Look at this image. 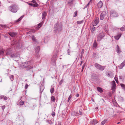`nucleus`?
<instances>
[{
  "instance_id": "1",
  "label": "nucleus",
  "mask_w": 125,
  "mask_h": 125,
  "mask_svg": "<svg viewBox=\"0 0 125 125\" xmlns=\"http://www.w3.org/2000/svg\"><path fill=\"white\" fill-rule=\"evenodd\" d=\"M33 63V61L31 60L22 63L21 66L23 68H27V69H30L33 68V66L32 65Z\"/></svg>"
},
{
  "instance_id": "2",
  "label": "nucleus",
  "mask_w": 125,
  "mask_h": 125,
  "mask_svg": "<svg viewBox=\"0 0 125 125\" xmlns=\"http://www.w3.org/2000/svg\"><path fill=\"white\" fill-rule=\"evenodd\" d=\"M9 10L11 12H16L18 10V8L17 6L15 5H12L9 8Z\"/></svg>"
},
{
  "instance_id": "3",
  "label": "nucleus",
  "mask_w": 125,
  "mask_h": 125,
  "mask_svg": "<svg viewBox=\"0 0 125 125\" xmlns=\"http://www.w3.org/2000/svg\"><path fill=\"white\" fill-rule=\"evenodd\" d=\"M105 33L102 32L97 35V41H100L105 36Z\"/></svg>"
},
{
  "instance_id": "4",
  "label": "nucleus",
  "mask_w": 125,
  "mask_h": 125,
  "mask_svg": "<svg viewBox=\"0 0 125 125\" xmlns=\"http://www.w3.org/2000/svg\"><path fill=\"white\" fill-rule=\"evenodd\" d=\"M94 66L96 69L101 71L103 70L105 67V66H102L97 63H95Z\"/></svg>"
},
{
  "instance_id": "5",
  "label": "nucleus",
  "mask_w": 125,
  "mask_h": 125,
  "mask_svg": "<svg viewBox=\"0 0 125 125\" xmlns=\"http://www.w3.org/2000/svg\"><path fill=\"white\" fill-rule=\"evenodd\" d=\"M110 16L111 17H115L118 16V14L116 11L114 10H111L110 11Z\"/></svg>"
},
{
  "instance_id": "6",
  "label": "nucleus",
  "mask_w": 125,
  "mask_h": 125,
  "mask_svg": "<svg viewBox=\"0 0 125 125\" xmlns=\"http://www.w3.org/2000/svg\"><path fill=\"white\" fill-rule=\"evenodd\" d=\"M56 56V55H54L52 58L51 62L54 65H56V61L57 59Z\"/></svg>"
},
{
  "instance_id": "7",
  "label": "nucleus",
  "mask_w": 125,
  "mask_h": 125,
  "mask_svg": "<svg viewBox=\"0 0 125 125\" xmlns=\"http://www.w3.org/2000/svg\"><path fill=\"white\" fill-rule=\"evenodd\" d=\"M106 74L107 76L110 77L112 78L113 77V73L110 71L107 72L106 73Z\"/></svg>"
},
{
  "instance_id": "8",
  "label": "nucleus",
  "mask_w": 125,
  "mask_h": 125,
  "mask_svg": "<svg viewBox=\"0 0 125 125\" xmlns=\"http://www.w3.org/2000/svg\"><path fill=\"white\" fill-rule=\"evenodd\" d=\"M106 15V13L104 11L101 14L100 19L101 20H103Z\"/></svg>"
},
{
  "instance_id": "9",
  "label": "nucleus",
  "mask_w": 125,
  "mask_h": 125,
  "mask_svg": "<svg viewBox=\"0 0 125 125\" xmlns=\"http://www.w3.org/2000/svg\"><path fill=\"white\" fill-rule=\"evenodd\" d=\"M99 18L96 19L93 22V26H95L97 25L99 22Z\"/></svg>"
},
{
  "instance_id": "10",
  "label": "nucleus",
  "mask_w": 125,
  "mask_h": 125,
  "mask_svg": "<svg viewBox=\"0 0 125 125\" xmlns=\"http://www.w3.org/2000/svg\"><path fill=\"white\" fill-rule=\"evenodd\" d=\"M125 60H124L121 63L120 65L118 66V67L120 69H121L125 66Z\"/></svg>"
},
{
  "instance_id": "11",
  "label": "nucleus",
  "mask_w": 125,
  "mask_h": 125,
  "mask_svg": "<svg viewBox=\"0 0 125 125\" xmlns=\"http://www.w3.org/2000/svg\"><path fill=\"white\" fill-rule=\"evenodd\" d=\"M47 12L45 11H44L42 13V19L44 20L45 18L47 15Z\"/></svg>"
},
{
  "instance_id": "12",
  "label": "nucleus",
  "mask_w": 125,
  "mask_h": 125,
  "mask_svg": "<svg viewBox=\"0 0 125 125\" xmlns=\"http://www.w3.org/2000/svg\"><path fill=\"white\" fill-rule=\"evenodd\" d=\"M19 55L17 53H16L10 55V57L11 58H16L19 56Z\"/></svg>"
},
{
  "instance_id": "13",
  "label": "nucleus",
  "mask_w": 125,
  "mask_h": 125,
  "mask_svg": "<svg viewBox=\"0 0 125 125\" xmlns=\"http://www.w3.org/2000/svg\"><path fill=\"white\" fill-rule=\"evenodd\" d=\"M9 34V35L12 37H13L17 35V33L15 32H10Z\"/></svg>"
},
{
  "instance_id": "14",
  "label": "nucleus",
  "mask_w": 125,
  "mask_h": 125,
  "mask_svg": "<svg viewBox=\"0 0 125 125\" xmlns=\"http://www.w3.org/2000/svg\"><path fill=\"white\" fill-rule=\"evenodd\" d=\"M59 26V24L58 23H56L54 25V30L55 32H57Z\"/></svg>"
},
{
  "instance_id": "15",
  "label": "nucleus",
  "mask_w": 125,
  "mask_h": 125,
  "mask_svg": "<svg viewBox=\"0 0 125 125\" xmlns=\"http://www.w3.org/2000/svg\"><path fill=\"white\" fill-rule=\"evenodd\" d=\"M121 33H119L117 36L115 37V39L116 40H118L121 37Z\"/></svg>"
},
{
  "instance_id": "16",
  "label": "nucleus",
  "mask_w": 125,
  "mask_h": 125,
  "mask_svg": "<svg viewBox=\"0 0 125 125\" xmlns=\"http://www.w3.org/2000/svg\"><path fill=\"white\" fill-rule=\"evenodd\" d=\"M66 2L68 4L71 5L73 3V0H66Z\"/></svg>"
},
{
  "instance_id": "17",
  "label": "nucleus",
  "mask_w": 125,
  "mask_h": 125,
  "mask_svg": "<svg viewBox=\"0 0 125 125\" xmlns=\"http://www.w3.org/2000/svg\"><path fill=\"white\" fill-rule=\"evenodd\" d=\"M103 6V3L101 1H100L97 4L99 8H101Z\"/></svg>"
},
{
  "instance_id": "18",
  "label": "nucleus",
  "mask_w": 125,
  "mask_h": 125,
  "mask_svg": "<svg viewBox=\"0 0 125 125\" xmlns=\"http://www.w3.org/2000/svg\"><path fill=\"white\" fill-rule=\"evenodd\" d=\"M97 44L96 42V40L94 41V43L93 45V48H96L97 47Z\"/></svg>"
},
{
  "instance_id": "19",
  "label": "nucleus",
  "mask_w": 125,
  "mask_h": 125,
  "mask_svg": "<svg viewBox=\"0 0 125 125\" xmlns=\"http://www.w3.org/2000/svg\"><path fill=\"white\" fill-rule=\"evenodd\" d=\"M6 54L7 55H9L12 53V51L10 49H8L6 51Z\"/></svg>"
},
{
  "instance_id": "20",
  "label": "nucleus",
  "mask_w": 125,
  "mask_h": 125,
  "mask_svg": "<svg viewBox=\"0 0 125 125\" xmlns=\"http://www.w3.org/2000/svg\"><path fill=\"white\" fill-rule=\"evenodd\" d=\"M90 29L91 31L93 33L95 30V28L93 26H91L90 27Z\"/></svg>"
},
{
  "instance_id": "21",
  "label": "nucleus",
  "mask_w": 125,
  "mask_h": 125,
  "mask_svg": "<svg viewBox=\"0 0 125 125\" xmlns=\"http://www.w3.org/2000/svg\"><path fill=\"white\" fill-rule=\"evenodd\" d=\"M79 114L76 112L73 111L72 112V115L73 116H78Z\"/></svg>"
},
{
  "instance_id": "22",
  "label": "nucleus",
  "mask_w": 125,
  "mask_h": 125,
  "mask_svg": "<svg viewBox=\"0 0 125 125\" xmlns=\"http://www.w3.org/2000/svg\"><path fill=\"white\" fill-rule=\"evenodd\" d=\"M104 30L106 33L108 34L109 35V33L107 30L108 27L107 25H105L104 28Z\"/></svg>"
},
{
  "instance_id": "23",
  "label": "nucleus",
  "mask_w": 125,
  "mask_h": 125,
  "mask_svg": "<svg viewBox=\"0 0 125 125\" xmlns=\"http://www.w3.org/2000/svg\"><path fill=\"white\" fill-rule=\"evenodd\" d=\"M43 23L44 21H43L38 24V26H37L38 27V28H40L42 26Z\"/></svg>"
},
{
  "instance_id": "24",
  "label": "nucleus",
  "mask_w": 125,
  "mask_h": 125,
  "mask_svg": "<svg viewBox=\"0 0 125 125\" xmlns=\"http://www.w3.org/2000/svg\"><path fill=\"white\" fill-rule=\"evenodd\" d=\"M97 90L98 91L101 93L103 92L102 89L99 87H98L97 88Z\"/></svg>"
},
{
  "instance_id": "25",
  "label": "nucleus",
  "mask_w": 125,
  "mask_h": 125,
  "mask_svg": "<svg viewBox=\"0 0 125 125\" xmlns=\"http://www.w3.org/2000/svg\"><path fill=\"white\" fill-rule=\"evenodd\" d=\"M117 48L116 50V52L118 53H119L121 52V51H120V49L119 48L118 46L117 45Z\"/></svg>"
},
{
  "instance_id": "26",
  "label": "nucleus",
  "mask_w": 125,
  "mask_h": 125,
  "mask_svg": "<svg viewBox=\"0 0 125 125\" xmlns=\"http://www.w3.org/2000/svg\"><path fill=\"white\" fill-rule=\"evenodd\" d=\"M84 49H82V50L81 52V55H80V58H81V59L83 57V53L84 52Z\"/></svg>"
},
{
  "instance_id": "27",
  "label": "nucleus",
  "mask_w": 125,
  "mask_h": 125,
  "mask_svg": "<svg viewBox=\"0 0 125 125\" xmlns=\"http://www.w3.org/2000/svg\"><path fill=\"white\" fill-rule=\"evenodd\" d=\"M107 121V119H106L104 120L101 122V125H104Z\"/></svg>"
},
{
  "instance_id": "28",
  "label": "nucleus",
  "mask_w": 125,
  "mask_h": 125,
  "mask_svg": "<svg viewBox=\"0 0 125 125\" xmlns=\"http://www.w3.org/2000/svg\"><path fill=\"white\" fill-rule=\"evenodd\" d=\"M40 47L39 46L37 47L36 49V52H39L40 50Z\"/></svg>"
},
{
  "instance_id": "29",
  "label": "nucleus",
  "mask_w": 125,
  "mask_h": 125,
  "mask_svg": "<svg viewBox=\"0 0 125 125\" xmlns=\"http://www.w3.org/2000/svg\"><path fill=\"white\" fill-rule=\"evenodd\" d=\"M83 22L84 21L83 20L81 21H77V24H80L83 23Z\"/></svg>"
},
{
  "instance_id": "30",
  "label": "nucleus",
  "mask_w": 125,
  "mask_h": 125,
  "mask_svg": "<svg viewBox=\"0 0 125 125\" xmlns=\"http://www.w3.org/2000/svg\"><path fill=\"white\" fill-rule=\"evenodd\" d=\"M55 99L53 96H52L51 97V100L52 101L54 102L55 101Z\"/></svg>"
},
{
  "instance_id": "31",
  "label": "nucleus",
  "mask_w": 125,
  "mask_h": 125,
  "mask_svg": "<svg viewBox=\"0 0 125 125\" xmlns=\"http://www.w3.org/2000/svg\"><path fill=\"white\" fill-rule=\"evenodd\" d=\"M50 91L52 94L54 92V88L53 87L51 88L50 89Z\"/></svg>"
},
{
  "instance_id": "32",
  "label": "nucleus",
  "mask_w": 125,
  "mask_h": 125,
  "mask_svg": "<svg viewBox=\"0 0 125 125\" xmlns=\"http://www.w3.org/2000/svg\"><path fill=\"white\" fill-rule=\"evenodd\" d=\"M23 17L22 16H21L20 18L19 19H18L17 20H16V22H18L21 20Z\"/></svg>"
},
{
  "instance_id": "33",
  "label": "nucleus",
  "mask_w": 125,
  "mask_h": 125,
  "mask_svg": "<svg viewBox=\"0 0 125 125\" xmlns=\"http://www.w3.org/2000/svg\"><path fill=\"white\" fill-rule=\"evenodd\" d=\"M32 40L34 42H36V39L35 38L34 36H32Z\"/></svg>"
},
{
  "instance_id": "34",
  "label": "nucleus",
  "mask_w": 125,
  "mask_h": 125,
  "mask_svg": "<svg viewBox=\"0 0 125 125\" xmlns=\"http://www.w3.org/2000/svg\"><path fill=\"white\" fill-rule=\"evenodd\" d=\"M120 29L122 31H125V26H123L122 27L120 28Z\"/></svg>"
},
{
  "instance_id": "35",
  "label": "nucleus",
  "mask_w": 125,
  "mask_h": 125,
  "mask_svg": "<svg viewBox=\"0 0 125 125\" xmlns=\"http://www.w3.org/2000/svg\"><path fill=\"white\" fill-rule=\"evenodd\" d=\"M39 5L36 2V3H34V4H33V7H37Z\"/></svg>"
},
{
  "instance_id": "36",
  "label": "nucleus",
  "mask_w": 125,
  "mask_h": 125,
  "mask_svg": "<svg viewBox=\"0 0 125 125\" xmlns=\"http://www.w3.org/2000/svg\"><path fill=\"white\" fill-rule=\"evenodd\" d=\"M77 11H75V12H74V13L73 14V16L74 17H75L77 16Z\"/></svg>"
},
{
  "instance_id": "37",
  "label": "nucleus",
  "mask_w": 125,
  "mask_h": 125,
  "mask_svg": "<svg viewBox=\"0 0 125 125\" xmlns=\"http://www.w3.org/2000/svg\"><path fill=\"white\" fill-rule=\"evenodd\" d=\"M24 104V102L22 101H21L19 102V104L21 105H23Z\"/></svg>"
},
{
  "instance_id": "38",
  "label": "nucleus",
  "mask_w": 125,
  "mask_h": 125,
  "mask_svg": "<svg viewBox=\"0 0 125 125\" xmlns=\"http://www.w3.org/2000/svg\"><path fill=\"white\" fill-rule=\"evenodd\" d=\"M10 79L11 81H13L14 79V76L13 75H11L10 77Z\"/></svg>"
},
{
  "instance_id": "39",
  "label": "nucleus",
  "mask_w": 125,
  "mask_h": 125,
  "mask_svg": "<svg viewBox=\"0 0 125 125\" xmlns=\"http://www.w3.org/2000/svg\"><path fill=\"white\" fill-rule=\"evenodd\" d=\"M95 120H92L90 122V124L91 125H94Z\"/></svg>"
},
{
  "instance_id": "40",
  "label": "nucleus",
  "mask_w": 125,
  "mask_h": 125,
  "mask_svg": "<svg viewBox=\"0 0 125 125\" xmlns=\"http://www.w3.org/2000/svg\"><path fill=\"white\" fill-rule=\"evenodd\" d=\"M72 97V96L71 95H70L69 96V97L67 101L68 102L71 99Z\"/></svg>"
},
{
  "instance_id": "41",
  "label": "nucleus",
  "mask_w": 125,
  "mask_h": 125,
  "mask_svg": "<svg viewBox=\"0 0 125 125\" xmlns=\"http://www.w3.org/2000/svg\"><path fill=\"white\" fill-rule=\"evenodd\" d=\"M4 53V52L3 51L0 50V55H3Z\"/></svg>"
},
{
  "instance_id": "42",
  "label": "nucleus",
  "mask_w": 125,
  "mask_h": 125,
  "mask_svg": "<svg viewBox=\"0 0 125 125\" xmlns=\"http://www.w3.org/2000/svg\"><path fill=\"white\" fill-rule=\"evenodd\" d=\"M63 82V79L61 80L59 83V84L60 85L62 84V83Z\"/></svg>"
},
{
  "instance_id": "43",
  "label": "nucleus",
  "mask_w": 125,
  "mask_h": 125,
  "mask_svg": "<svg viewBox=\"0 0 125 125\" xmlns=\"http://www.w3.org/2000/svg\"><path fill=\"white\" fill-rule=\"evenodd\" d=\"M3 99L5 100H7L8 99V98L6 96L4 95V97H3Z\"/></svg>"
},
{
  "instance_id": "44",
  "label": "nucleus",
  "mask_w": 125,
  "mask_h": 125,
  "mask_svg": "<svg viewBox=\"0 0 125 125\" xmlns=\"http://www.w3.org/2000/svg\"><path fill=\"white\" fill-rule=\"evenodd\" d=\"M36 55L37 57H39V52H36Z\"/></svg>"
},
{
  "instance_id": "45",
  "label": "nucleus",
  "mask_w": 125,
  "mask_h": 125,
  "mask_svg": "<svg viewBox=\"0 0 125 125\" xmlns=\"http://www.w3.org/2000/svg\"><path fill=\"white\" fill-rule=\"evenodd\" d=\"M48 122L49 123L50 125H51L53 123L52 122L51 120H49L48 121Z\"/></svg>"
},
{
  "instance_id": "46",
  "label": "nucleus",
  "mask_w": 125,
  "mask_h": 125,
  "mask_svg": "<svg viewBox=\"0 0 125 125\" xmlns=\"http://www.w3.org/2000/svg\"><path fill=\"white\" fill-rule=\"evenodd\" d=\"M70 50L69 49H68L67 50V52L68 55H70Z\"/></svg>"
},
{
  "instance_id": "47",
  "label": "nucleus",
  "mask_w": 125,
  "mask_h": 125,
  "mask_svg": "<svg viewBox=\"0 0 125 125\" xmlns=\"http://www.w3.org/2000/svg\"><path fill=\"white\" fill-rule=\"evenodd\" d=\"M121 86L123 88H125V85L124 84H121Z\"/></svg>"
},
{
  "instance_id": "48",
  "label": "nucleus",
  "mask_w": 125,
  "mask_h": 125,
  "mask_svg": "<svg viewBox=\"0 0 125 125\" xmlns=\"http://www.w3.org/2000/svg\"><path fill=\"white\" fill-rule=\"evenodd\" d=\"M55 113L54 112H52V115L53 116H54L55 115Z\"/></svg>"
},
{
  "instance_id": "49",
  "label": "nucleus",
  "mask_w": 125,
  "mask_h": 125,
  "mask_svg": "<svg viewBox=\"0 0 125 125\" xmlns=\"http://www.w3.org/2000/svg\"><path fill=\"white\" fill-rule=\"evenodd\" d=\"M116 85L115 82L114 81H113L112 82V85Z\"/></svg>"
},
{
  "instance_id": "50",
  "label": "nucleus",
  "mask_w": 125,
  "mask_h": 125,
  "mask_svg": "<svg viewBox=\"0 0 125 125\" xmlns=\"http://www.w3.org/2000/svg\"><path fill=\"white\" fill-rule=\"evenodd\" d=\"M4 97V95H0V99H3V97Z\"/></svg>"
},
{
  "instance_id": "51",
  "label": "nucleus",
  "mask_w": 125,
  "mask_h": 125,
  "mask_svg": "<svg viewBox=\"0 0 125 125\" xmlns=\"http://www.w3.org/2000/svg\"><path fill=\"white\" fill-rule=\"evenodd\" d=\"M85 63H84L82 67V69H83H83L84 67V66L85 65Z\"/></svg>"
},
{
  "instance_id": "52",
  "label": "nucleus",
  "mask_w": 125,
  "mask_h": 125,
  "mask_svg": "<svg viewBox=\"0 0 125 125\" xmlns=\"http://www.w3.org/2000/svg\"><path fill=\"white\" fill-rule=\"evenodd\" d=\"M116 86V85H112V88L113 89H114Z\"/></svg>"
},
{
  "instance_id": "53",
  "label": "nucleus",
  "mask_w": 125,
  "mask_h": 125,
  "mask_svg": "<svg viewBox=\"0 0 125 125\" xmlns=\"http://www.w3.org/2000/svg\"><path fill=\"white\" fill-rule=\"evenodd\" d=\"M5 107V105H3V106H2L1 108H2V109L3 111L4 110Z\"/></svg>"
},
{
  "instance_id": "54",
  "label": "nucleus",
  "mask_w": 125,
  "mask_h": 125,
  "mask_svg": "<svg viewBox=\"0 0 125 125\" xmlns=\"http://www.w3.org/2000/svg\"><path fill=\"white\" fill-rule=\"evenodd\" d=\"M28 84H26L25 86V89H27V88L28 87Z\"/></svg>"
},
{
  "instance_id": "55",
  "label": "nucleus",
  "mask_w": 125,
  "mask_h": 125,
  "mask_svg": "<svg viewBox=\"0 0 125 125\" xmlns=\"http://www.w3.org/2000/svg\"><path fill=\"white\" fill-rule=\"evenodd\" d=\"M97 123V122L95 120L94 121V124L93 125H95Z\"/></svg>"
},
{
  "instance_id": "56",
  "label": "nucleus",
  "mask_w": 125,
  "mask_h": 125,
  "mask_svg": "<svg viewBox=\"0 0 125 125\" xmlns=\"http://www.w3.org/2000/svg\"><path fill=\"white\" fill-rule=\"evenodd\" d=\"M84 63V61H82L80 64V65H82V64L83 63Z\"/></svg>"
},
{
  "instance_id": "57",
  "label": "nucleus",
  "mask_w": 125,
  "mask_h": 125,
  "mask_svg": "<svg viewBox=\"0 0 125 125\" xmlns=\"http://www.w3.org/2000/svg\"><path fill=\"white\" fill-rule=\"evenodd\" d=\"M31 2H32L34 3H36V1L34 0H33L32 1H31Z\"/></svg>"
},
{
  "instance_id": "58",
  "label": "nucleus",
  "mask_w": 125,
  "mask_h": 125,
  "mask_svg": "<svg viewBox=\"0 0 125 125\" xmlns=\"http://www.w3.org/2000/svg\"><path fill=\"white\" fill-rule=\"evenodd\" d=\"M79 113L80 115H81L82 114V113L80 110L79 111Z\"/></svg>"
},
{
  "instance_id": "59",
  "label": "nucleus",
  "mask_w": 125,
  "mask_h": 125,
  "mask_svg": "<svg viewBox=\"0 0 125 125\" xmlns=\"http://www.w3.org/2000/svg\"><path fill=\"white\" fill-rule=\"evenodd\" d=\"M114 79H115V81H116V80H118L117 78V77H116V76H115Z\"/></svg>"
},
{
  "instance_id": "60",
  "label": "nucleus",
  "mask_w": 125,
  "mask_h": 125,
  "mask_svg": "<svg viewBox=\"0 0 125 125\" xmlns=\"http://www.w3.org/2000/svg\"><path fill=\"white\" fill-rule=\"evenodd\" d=\"M28 4L31 6H33V4L29 3Z\"/></svg>"
},
{
  "instance_id": "61",
  "label": "nucleus",
  "mask_w": 125,
  "mask_h": 125,
  "mask_svg": "<svg viewBox=\"0 0 125 125\" xmlns=\"http://www.w3.org/2000/svg\"><path fill=\"white\" fill-rule=\"evenodd\" d=\"M77 97H78L79 96V94H77L75 95Z\"/></svg>"
},
{
  "instance_id": "62",
  "label": "nucleus",
  "mask_w": 125,
  "mask_h": 125,
  "mask_svg": "<svg viewBox=\"0 0 125 125\" xmlns=\"http://www.w3.org/2000/svg\"><path fill=\"white\" fill-rule=\"evenodd\" d=\"M119 78L120 79H122V76H119Z\"/></svg>"
},
{
  "instance_id": "63",
  "label": "nucleus",
  "mask_w": 125,
  "mask_h": 125,
  "mask_svg": "<svg viewBox=\"0 0 125 125\" xmlns=\"http://www.w3.org/2000/svg\"><path fill=\"white\" fill-rule=\"evenodd\" d=\"M116 82V83H118V80H116V81H115Z\"/></svg>"
},
{
  "instance_id": "64",
  "label": "nucleus",
  "mask_w": 125,
  "mask_h": 125,
  "mask_svg": "<svg viewBox=\"0 0 125 125\" xmlns=\"http://www.w3.org/2000/svg\"><path fill=\"white\" fill-rule=\"evenodd\" d=\"M58 125H61V124L60 123H58Z\"/></svg>"
}]
</instances>
